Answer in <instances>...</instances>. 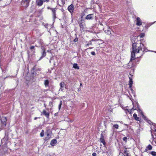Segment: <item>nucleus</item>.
<instances>
[{
  "label": "nucleus",
  "instance_id": "3c124183",
  "mask_svg": "<svg viewBox=\"0 0 156 156\" xmlns=\"http://www.w3.org/2000/svg\"><path fill=\"white\" fill-rule=\"evenodd\" d=\"M154 52H155V51H154ZM155 52H156V51Z\"/></svg>",
  "mask_w": 156,
  "mask_h": 156
},
{
  "label": "nucleus",
  "instance_id": "6e6552de",
  "mask_svg": "<svg viewBox=\"0 0 156 156\" xmlns=\"http://www.w3.org/2000/svg\"><path fill=\"white\" fill-rule=\"evenodd\" d=\"M142 23L141 20L139 17H137L136 19V25L137 26L141 25Z\"/></svg>",
  "mask_w": 156,
  "mask_h": 156
},
{
  "label": "nucleus",
  "instance_id": "9d476101",
  "mask_svg": "<svg viewBox=\"0 0 156 156\" xmlns=\"http://www.w3.org/2000/svg\"><path fill=\"white\" fill-rule=\"evenodd\" d=\"M60 88L59 89V91H62L63 89L64 86H65V83L64 82H61L60 83Z\"/></svg>",
  "mask_w": 156,
  "mask_h": 156
},
{
  "label": "nucleus",
  "instance_id": "a878e982",
  "mask_svg": "<svg viewBox=\"0 0 156 156\" xmlns=\"http://www.w3.org/2000/svg\"><path fill=\"white\" fill-rule=\"evenodd\" d=\"M150 153L153 156H156V152L154 151H152L150 152Z\"/></svg>",
  "mask_w": 156,
  "mask_h": 156
},
{
  "label": "nucleus",
  "instance_id": "72a5a7b5",
  "mask_svg": "<svg viewBox=\"0 0 156 156\" xmlns=\"http://www.w3.org/2000/svg\"><path fill=\"white\" fill-rule=\"evenodd\" d=\"M91 54L93 55H95V53L94 51H92L91 52Z\"/></svg>",
  "mask_w": 156,
  "mask_h": 156
},
{
  "label": "nucleus",
  "instance_id": "aec40b11",
  "mask_svg": "<svg viewBox=\"0 0 156 156\" xmlns=\"http://www.w3.org/2000/svg\"><path fill=\"white\" fill-rule=\"evenodd\" d=\"M49 82L48 80H46L44 82V85L45 87H47L49 86Z\"/></svg>",
  "mask_w": 156,
  "mask_h": 156
},
{
  "label": "nucleus",
  "instance_id": "4468645a",
  "mask_svg": "<svg viewBox=\"0 0 156 156\" xmlns=\"http://www.w3.org/2000/svg\"><path fill=\"white\" fill-rule=\"evenodd\" d=\"M104 31L108 35H110L111 34V32L110 30H109V28L108 27H107V29L106 30L105 29H104Z\"/></svg>",
  "mask_w": 156,
  "mask_h": 156
},
{
  "label": "nucleus",
  "instance_id": "7c9ffc66",
  "mask_svg": "<svg viewBox=\"0 0 156 156\" xmlns=\"http://www.w3.org/2000/svg\"><path fill=\"white\" fill-rule=\"evenodd\" d=\"M92 44L91 42V41L89 42L88 43L86 44V46H88L90 45H91Z\"/></svg>",
  "mask_w": 156,
  "mask_h": 156
},
{
  "label": "nucleus",
  "instance_id": "de8ad7c7",
  "mask_svg": "<svg viewBox=\"0 0 156 156\" xmlns=\"http://www.w3.org/2000/svg\"><path fill=\"white\" fill-rule=\"evenodd\" d=\"M154 131L156 132V129H154Z\"/></svg>",
  "mask_w": 156,
  "mask_h": 156
},
{
  "label": "nucleus",
  "instance_id": "9b49d317",
  "mask_svg": "<svg viewBox=\"0 0 156 156\" xmlns=\"http://www.w3.org/2000/svg\"><path fill=\"white\" fill-rule=\"evenodd\" d=\"M42 113L47 118H49V114L48 112H47L45 110H44L43 111Z\"/></svg>",
  "mask_w": 156,
  "mask_h": 156
},
{
  "label": "nucleus",
  "instance_id": "412c9836",
  "mask_svg": "<svg viewBox=\"0 0 156 156\" xmlns=\"http://www.w3.org/2000/svg\"><path fill=\"white\" fill-rule=\"evenodd\" d=\"M152 149V147L151 145H149L146 147L145 151H147L148 150H151Z\"/></svg>",
  "mask_w": 156,
  "mask_h": 156
},
{
  "label": "nucleus",
  "instance_id": "b1692460",
  "mask_svg": "<svg viewBox=\"0 0 156 156\" xmlns=\"http://www.w3.org/2000/svg\"><path fill=\"white\" fill-rule=\"evenodd\" d=\"M80 27L81 29H82L83 30L84 29V27L83 24L82 23H80L79 24Z\"/></svg>",
  "mask_w": 156,
  "mask_h": 156
},
{
  "label": "nucleus",
  "instance_id": "f8f14e48",
  "mask_svg": "<svg viewBox=\"0 0 156 156\" xmlns=\"http://www.w3.org/2000/svg\"><path fill=\"white\" fill-rule=\"evenodd\" d=\"M46 52L45 51V50H44L42 53V55L40 58L38 60H40L44 57L46 55Z\"/></svg>",
  "mask_w": 156,
  "mask_h": 156
},
{
  "label": "nucleus",
  "instance_id": "20e7f679",
  "mask_svg": "<svg viewBox=\"0 0 156 156\" xmlns=\"http://www.w3.org/2000/svg\"><path fill=\"white\" fill-rule=\"evenodd\" d=\"M51 131L48 130L46 132L45 134L46 136L45 138V140L47 141L49 140L51 137Z\"/></svg>",
  "mask_w": 156,
  "mask_h": 156
},
{
  "label": "nucleus",
  "instance_id": "37998d69",
  "mask_svg": "<svg viewBox=\"0 0 156 156\" xmlns=\"http://www.w3.org/2000/svg\"><path fill=\"white\" fill-rule=\"evenodd\" d=\"M41 48L42 49V50H43V51H44V48H43V46L41 47Z\"/></svg>",
  "mask_w": 156,
  "mask_h": 156
},
{
  "label": "nucleus",
  "instance_id": "e433bc0d",
  "mask_svg": "<svg viewBox=\"0 0 156 156\" xmlns=\"http://www.w3.org/2000/svg\"><path fill=\"white\" fill-rule=\"evenodd\" d=\"M96 154L95 153H93L92 154V155L93 156H96Z\"/></svg>",
  "mask_w": 156,
  "mask_h": 156
},
{
  "label": "nucleus",
  "instance_id": "4be33fe9",
  "mask_svg": "<svg viewBox=\"0 0 156 156\" xmlns=\"http://www.w3.org/2000/svg\"><path fill=\"white\" fill-rule=\"evenodd\" d=\"M133 117H134L135 119L137 121L139 120V118L138 117H137V114L136 113H134L133 115Z\"/></svg>",
  "mask_w": 156,
  "mask_h": 156
},
{
  "label": "nucleus",
  "instance_id": "ddd939ff",
  "mask_svg": "<svg viewBox=\"0 0 156 156\" xmlns=\"http://www.w3.org/2000/svg\"><path fill=\"white\" fill-rule=\"evenodd\" d=\"M43 3V0H37V4L38 6H41L42 5Z\"/></svg>",
  "mask_w": 156,
  "mask_h": 156
},
{
  "label": "nucleus",
  "instance_id": "ea45409f",
  "mask_svg": "<svg viewBox=\"0 0 156 156\" xmlns=\"http://www.w3.org/2000/svg\"><path fill=\"white\" fill-rule=\"evenodd\" d=\"M80 90H81V88H80V87L79 88H78V91H79Z\"/></svg>",
  "mask_w": 156,
  "mask_h": 156
},
{
  "label": "nucleus",
  "instance_id": "7ed1b4c3",
  "mask_svg": "<svg viewBox=\"0 0 156 156\" xmlns=\"http://www.w3.org/2000/svg\"><path fill=\"white\" fill-rule=\"evenodd\" d=\"M41 70L40 68H37L36 67V66H35L33 68L32 71V74L34 75L38 74L40 73Z\"/></svg>",
  "mask_w": 156,
  "mask_h": 156
},
{
  "label": "nucleus",
  "instance_id": "f704fd0d",
  "mask_svg": "<svg viewBox=\"0 0 156 156\" xmlns=\"http://www.w3.org/2000/svg\"><path fill=\"white\" fill-rule=\"evenodd\" d=\"M126 110H127V111H128V112H129L130 113V114L131 113V112L132 111L131 109L130 110V109H126Z\"/></svg>",
  "mask_w": 156,
  "mask_h": 156
},
{
  "label": "nucleus",
  "instance_id": "79ce46f5",
  "mask_svg": "<svg viewBox=\"0 0 156 156\" xmlns=\"http://www.w3.org/2000/svg\"><path fill=\"white\" fill-rule=\"evenodd\" d=\"M92 48H93V47H90L89 48L87 49V50L88 49H91Z\"/></svg>",
  "mask_w": 156,
  "mask_h": 156
},
{
  "label": "nucleus",
  "instance_id": "2f4dec72",
  "mask_svg": "<svg viewBox=\"0 0 156 156\" xmlns=\"http://www.w3.org/2000/svg\"><path fill=\"white\" fill-rule=\"evenodd\" d=\"M123 140L125 142H127V138L126 137H124L123 138Z\"/></svg>",
  "mask_w": 156,
  "mask_h": 156
},
{
  "label": "nucleus",
  "instance_id": "c9c22d12",
  "mask_svg": "<svg viewBox=\"0 0 156 156\" xmlns=\"http://www.w3.org/2000/svg\"><path fill=\"white\" fill-rule=\"evenodd\" d=\"M78 40V39L77 38H76L74 40V41L76 42H77Z\"/></svg>",
  "mask_w": 156,
  "mask_h": 156
},
{
  "label": "nucleus",
  "instance_id": "423d86ee",
  "mask_svg": "<svg viewBox=\"0 0 156 156\" xmlns=\"http://www.w3.org/2000/svg\"><path fill=\"white\" fill-rule=\"evenodd\" d=\"M1 123L3 124V127L5 126L6 125V122L7 121L6 117H2L1 119Z\"/></svg>",
  "mask_w": 156,
  "mask_h": 156
},
{
  "label": "nucleus",
  "instance_id": "09e8293b",
  "mask_svg": "<svg viewBox=\"0 0 156 156\" xmlns=\"http://www.w3.org/2000/svg\"><path fill=\"white\" fill-rule=\"evenodd\" d=\"M49 62H50V63H51V60H50L49 61Z\"/></svg>",
  "mask_w": 156,
  "mask_h": 156
},
{
  "label": "nucleus",
  "instance_id": "c756f323",
  "mask_svg": "<svg viewBox=\"0 0 156 156\" xmlns=\"http://www.w3.org/2000/svg\"><path fill=\"white\" fill-rule=\"evenodd\" d=\"M144 36H145V34L144 33H143L140 34V35H139L140 37H141V38H142L143 37H144Z\"/></svg>",
  "mask_w": 156,
  "mask_h": 156
},
{
  "label": "nucleus",
  "instance_id": "a18cd8bd",
  "mask_svg": "<svg viewBox=\"0 0 156 156\" xmlns=\"http://www.w3.org/2000/svg\"><path fill=\"white\" fill-rule=\"evenodd\" d=\"M80 86H82V83H80Z\"/></svg>",
  "mask_w": 156,
  "mask_h": 156
},
{
  "label": "nucleus",
  "instance_id": "f257e3e1",
  "mask_svg": "<svg viewBox=\"0 0 156 156\" xmlns=\"http://www.w3.org/2000/svg\"><path fill=\"white\" fill-rule=\"evenodd\" d=\"M136 37H133L131 38V41L133 44L131 54V58L130 62L128 64L129 66L130 65H132V61L134 60L135 56L136 58L141 57L144 54V52L146 51V48L144 44L141 43L140 41H137V42H135L134 39H135ZM132 65L128 68H131Z\"/></svg>",
  "mask_w": 156,
  "mask_h": 156
},
{
  "label": "nucleus",
  "instance_id": "f03ea898",
  "mask_svg": "<svg viewBox=\"0 0 156 156\" xmlns=\"http://www.w3.org/2000/svg\"><path fill=\"white\" fill-rule=\"evenodd\" d=\"M133 107L131 109L132 110H137L139 113L143 117H144V116L143 114L142 111L140 110V108H139V105L138 102H136V105H134L133 103Z\"/></svg>",
  "mask_w": 156,
  "mask_h": 156
},
{
  "label": "nucleus",
  "instance_id": "5701e85b",
  "mask_svg": "<svg viewBox=\"0 0 156 156\" xmlns=\"http://www.w3.org/2000/svg\"><path fill=\"white\" fill-rule=\"evenodd\" d=\"M73 67L75 69H79V66H78V65L76 63H75L73 65Z\"/></svg>",
  "mask_w": 156,
  "mask_h": 156
},
{
  "label": "nucleus",
  "instance_id": "49530a36",
  "mask_svg": "<svg viewBox=\"0 0 156 156\" xmlns=\"http://www.w3.org/2000/svg\"><path fill=\"white\" fill-rule=\"evenodd\" d=\"M49 1V0H45V1L47 2H48Z\"/></svg>",
  "mask_w": 156,
  "mask_h": 156
},
{
  "label": "nucleus",
  "instance_id": "cd10ccee",
  "mask_svg": "<svg viewBox=\"0 0 156 156\" xmlns=\"http://www.w3.org/2000/svg\"><path fill=\"white\" fill-rule=\"evenodd\" d=\"M44 131L43 130H42L40 133V136L42 137L44 136Z\"/></svg>",
  "mask_w": 156,
  "mask_h": 156
},
{
  "label": "nucleus",
  "instance_id": "a211bd4d",
  "mask_svg": "<svg viewBox=\"0 0 156 156\" xmlns=\"http://www.w3.org/2000/svg\"><path fill=\"white\" fill-rule=\"evenodd\" d=\"M133 82L132 81V79L131 78H129V88H131V90H132L131 87H132V86L133 85Z\"/></svg>",
  "mask_w": 156,
  "mask_h": 156
},
{
  "label": "nucleus",
  "instance_id": "c03bdc74",
  "mask_svg": "<svg viewBox=\"0 0 156 156\" xmlns=\"http://www.w3.org/2000/svg\"><path fill=\"white\" fill-rule=\"evenodd\" d=\"M37 118V117H35L34 119L35 120H36L37 118Z\"/></svg>",
  "mask_w": 156,
  "mask_h": 156
},
{
  "label": "nucleus",
  "instance_id": "c85d7f7f",
  "mask_svg": "<svg viewBox=\"0 0 156 156\" xmlns=\"http://www.w3.org/2000/svg\"><path fill=\"white\" fill-rule=\"evenodd\" d=\"M62 105V101H60V103L58 105V109H59V110H60V109L61 108Z\"/></svg>",
  "mask_w": 156,
  "mask_h": 156
},
{
  "label": "nucleus",
  "instance_id": "473e14b6",
  "mask_svg": "<svg viewBox=\"0 0 156 156\" xmlns=\"http://www.w3.org/2000/svg\"><path fill=\"white\" fill-rule=\"evenodd\" d=\"M100 139H104V136L102 133H101V137Z\"/></svg>",
  "mask_w": 156,
  "mask_h": 156
},
{
  "label": "nucleus",
  "instance_id": "6ab92c4d",
  "mask_svg": "<svg viewBox=\"0 0 156 156\" xmlns=\"http://www.w3.org/2000/svg\"><path fill=\"white\" fill-rule=\"evenodd\" d=\"M151 133H152V132ZM151 136H152V138L153 139V141L151 143L152 144L156 146V139H154V136L152 134H151Z\"/></svg>",
  "mask_w": 156,
  "mask_h": 156
},
{
  "label": "nucleus",
  "instance_id": "0eeeda50",
  "mask_svg": "<svg viewBox=\"0 0 156 156\" xmlns=\"http://www.w3.org/2000/svg\"><path fill=\"white\" fill-rule=\"evenodd\" d=\"M68 9L71 13H73L74 9V6L73 5L71 4L68 7Z\"/></svg>",
  "mask_w": 156,
  "mask_h": 156
},
{
  "label": "nucleus",
  "instance_id": "1a4fd4ad",
  "mask_svg": "<svg viewBox=\"0 0 156 156\" xmlns=\"http://www.w3.org/2000/svg\"><path fill=\"white\" fill-rule=\"evenodd\" d=\"M22 4L24 7H27L29 5V1L28 0H25L23 1V3H22Z\"/></svg>",
  "mask_w": 156,
  "mask_h": 156
},
{
  "label": "nucleus",
  "instance_id": "58836bf2",
  "mask_svg": "<svg viewBox=\"0 0 156 156\" xmlns=\"http://www.w3.org/2000/svg\"><path fill=\"white\" fill-rule=\"evenodd\" d=\"M48 24H45L44 26L46 28H47L48 27Z\"/></svg>",
  "mask_w": 156,
  "mask_h": 156
},
{
  "label": "nucleus",
  "instance_id": "4c0bfd02",
  "mask_svg": "<svg viewBox=\"0 0 156 156\" xmlns=\"http://www.w3.org/2000/svg\"><path fill=\"white\" fill-rule=\"evenodd\" d=\"M34 46H31L30 48V49H31V50H33V49L34 48Z\"/></svg>",
  "mask_w": 156,
  "mask_h": 156
},
{
  "label": "nucleus",
  "instance_id": "8fccbe9b",
  "mask_svg": "<svg viewBox=\"0 0 156 156\" xmlns=\"http://www.w3.org/2000/svg\"><path fill=\"white\" fill-rule=\"evenodd\" d=\"M62 2V3H63V4H64V2Z\"/></svg>",
  "mask_w": 156,
  "mask_h": 156
},
{
  "label": "nucleus",
  "instance_id": "2eb2a0df",
  "mask_svg": "<svg viewBox=\"0 0 156 156\" xmlns=\"http://www.w3.org/2000/svg\"><path fill=\"white\" fill-rule=\"evenodd\" d=\"M155 22L151 23H147L146 24L144 27L146 29H147L148 27H149L150 26H151V25H152L154 23H155Z\"/></svg>",
  "mask_w": 156,
  "mask_h": 156
},
{
  "label": "nucleus",
  "instance_id": "dca6fc26",
  "mask_svg": "<svg viewBox=\"0 0 156 156\" xmlns=\"http://www.w3.org/2000/svg\"><path fill=\"white\" fill-rule=\"evenodd\" d=\"M92 15H93V14H89L86 16L85 19L87 20L92 19L93 17L92 16Z\"/></svg>",
  "mask_w": 156,
  "mask_h": 156
},
{
  "label": "nucleus",
  "instance_id": "a19ab883",
  "mask_svg": "<svg viewBox=\"0 0 156 156\" xmlns=\"http://www.w3.org/2000/svg\"><path fill=\"white\" fill-rule=\"evenodd\" d=\"M43 43V42H42V40L41 41H40V43H41V45L42 44V43Z\"/></svg>",
  "mask_w": 156,
  "mask_h": 156
},
{
  "label": "nucleus",
  "instance_id": "f3484780",
  "mask_svg": "<svg viewBox=\"0 0 156 156\" xmlns=\"http://www.w3.org/2000/svg\"><path fill=\"white\" fill-rule=\"evenodd\" d=\"M57 143V141L55 139H53L51 141L50 144L52 146H54Z\"/></svg>",
  "mask_w": 156,
  "mask_h": 156
},
{
  "label": "nucleus",
  "instance_id": "39448f33",
  "mask_svg": "<svg viewBox=\"0 0 156 156\" xmlns=\"http://www.w3.org/2000/svg\"><path fill=\"white\" fill-rule=\"evenodd\" d=\"M48 9H50L51 10L52 12L53 17L54 20L56 18V8H52L48 7Z\"/></svg>",
  "mask_w": 156,
  "mask_h": 156
},
{
  "label": "nucleus",
  "instance_id": "393cba45",
  "mask_svg": "<svg viewBox=\"0 0 156 156\" xmlns=\"http://www.w3.org/2000/svg\"><path fill=\"white\" fill-rule=\"evenodd\" d=\"M100 140L101 142L104 145H105V142L104 139H100Z\"/></svg>",
  "mask_w": 156,
  "mask_h": 156
},
{
  "label": "nucleus",
  "instance_id": "bb28decb",
  "mask_svg": "<svg viewBox=\"0 0 156 156\" xmlns=\"http://www.w3.org/2000/svg\"><path fill=\"white\" fill-rule=\"evenodd\" d=\"M113 127L114 128L117 129H118L119 126L118 124H116L113 125Z\"/></svg>",
  "mask_w": 156,
  "mask_h": 156
}]
</instances>
